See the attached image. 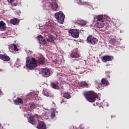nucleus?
Listing matches in <instances>:
<instances>
[{
    "mask_svg": "<svg viewBox=\"0 0 129 129\" xmlns=\"http://www.w3.org/2000/svg\"><path fill=\"white\" fill-rule=\"evenodd\" d=\"M86 99L89 102H94L98 97V95L93 91H90L84 94Z\"/></svg>",
    "mask_w": 129,
    "mask_h": 129,
    "instance_id": "obj_1",
    "label": "nucleus"
},
{
    "mask_svg": "<svg viewBox=\"0 0 129 129\" xmlns=\"http://www.w3.org/2000/svg\"><path fill=\"white\" fill-rule=\"evenodd\" d=\"M37 60L36 58L32 57L30 58H27L26 59V67L27 68L30 70H34V68L37 67Z\"/></svg>",
    "mask_w": 129,
    "mask_h": 129,
    "instance_id": "obj_2",
    "label": "nucleus"
},
{
    "mask_svg": "<svg viewBox=\"0 0 129 129\" xmlns=\"http://www.w3.org/2000/svg\"><path fill=\"white\" fill-rule=\"evenodd\" d=\"M54 16L55 19H57L58 23L60 24L63 23L65 18V15L61 11L56 13L54 15Z\"/></svg>",
    "mask_w": 129,
    "mask_h": 129,
    "instance_id": "obj_3",
    "label": "nucleus"
},
{
    "mask_svg": "<svg viewBox=\"0 0 129 129\" xmlns=\"http://www.w3.org/2000/svg\"><path fill=\"white\" fill-rule=\"evenodd\" d=\"M69 33L71 35L72 37L75 38L79 37L80 31L78 29H71L69 31Z\"/></svg>",
    "mask_w": 129,
    "mask_h": 129,
    "instance_id": "obj_4",
    "label": "nucleus"
},
{
    "mask_svg": "<svg viewBox=\"0 0 129 129\" xmlns=\"http://www.w3.org/2000/svg\"><path fill=\"white\" fill-rule=\"evenodd\" d=\"M87 40V42H89V44H91L93 45H95L98 42L97 39L94 37L92 35H90V36H88Z\"/></svg>",
    "mask_w": 129,
    "mask_h": 129,
    "instance_id": "obj_5",
    "label": "nucleus"
},
{
    "mask_svg": "<svg viewBox=\"0 0 129 129\" xmlns=\"http://www.w3.org/2000/svg\"><path fill=\"white\" fill-rule=\"evenodd\" d=\"M42 75L45 78H48L50 75V72L48 68L42 69Z\"/></svg>",
    "mask_w": 129,
    "mask_h": 129,
    "instance_id": "obj_6",
    "label": "nucleus"
},
{
    "mask_svg": "<svg viewBox=\"0 0 129 129\" xmlns=\"http://www.w3.org/2000/svg\"><path fill=\"white\" fill-rule=\"evenodd\" d=\"M113 56L109 55H104L101 57V60L103 62H106L108 61H112L113 60Z\"/></svg>",
    "mask_w": 129,
    "mask_h": 129,
    "instance_id": "obj_7",
    "label": "nucleus"
},
{
    "mask_svg": "<svg viewBox=\"0 0 129 129\" xmlns=\"http://www.w3.org/2000/svg\"><path fill=\"white\" fill-rule=\"evenodd\" d=\"M39 40V43L42 44V46H45L46 45V42L45 38H43L42 35H40L37 37Z\"/></svg>",
    "mask_w": 129,
    "mask_h": 129,
    "instance_id": "obj_8",
    "label": "nucleus"
},
{
    "mask_svg": "<svg viewBox=\"0 0 129 129\" xmlns=\"http://www.w3.org/2000/svg\"><path fill=\"white\" fill-rule=\"evenodd\" d=\"M0 59L5 61H8L10 60V58L6 54H0Z\"/></svg>",
    "mask_w": 129,
    "mask_h": 129,
    "instance_id": "obj_9",
    "label": "nucleus"
},
{
    "mask_svg": "<svg viewBox=\"0 0 129 129\" xmlns=\"http://www.w3.org/2000/svg\"><path fill=\"white\" fill-rule=\"evenodd\" d=\"M105 21H98L96 23L95 25L98 28H103L105 26Z\"/></svg>",
    "mask_w": 129,
    "mask_h": 129,
    "instance_id": "obj_10",
    "label": "nucleus"
},
{
    "mask_svg": "<svg viewBox=\"0 0 129 129\" xmlns=\"http://www.w3.org/2000/svg\"><path fill=\"white\" fill-rule=\"evenodd\" d=\"M6 26V24L4 21H0V31H5L6 30L7 27Z\"/></svg>",
    "mask_w": 129,
    "mask_h": 129,
    "instance_id": "obj_11",
    "label": "nucleus"
},
{
    "mask_svg": "<svg viewBox=\"0 0 129 129\" xmlns=\"http://www.w3.org/2000/svg\"><path fill=\"white\" fill-rule=\"evenodd\" d=\"M38 129H46V124L43 121H40L37 125Z\"/></svg>",
    "mask_w": 129,
    "mask_h": 129,
    "instance_id": "obj_12",
    "label": "nucleus"
},
{
    "mask_svg": "<svg viewBox=\"0 0 129 129\" xmlns=\"http://www.w3.org/2000/svg\"><path fill=\"white\" fill-rule=\"evenodd\" d=\"M109 43L111 45H116L119 44V42L117 41L115 38H111L109 40Z\"/></svg>",
    "mask_w": 129,
    "mask_h": 129,
    "instance_id": "obj_13",
    "label": "nucleus"
},
{
    "mask_svg": "<svg viewBox=\"0 0 129 129\" xmlns=\"http://www.w3.org/2000/svg\"><path fill=\"white\" fill-rule=\"evenodd\" d=\"M10 23L14 25L17 26L20 21L17 18H14L10 20Z\"/></svg>",
    "mask_w": 129,
    "mask_h": 129,
    "instance_id": "obj_14",
    "label": "nucleus"
},
{
    "mask_svg": "<svg viewBox=\"0 0 129 129\" xmlns=\"http://www.w3.org/2000/svg\"><path fill=\"white\" fill-rule=\"evenodd\" d=\"M14 102L16 105H18L19 104H22L24 103V101L20 97H17L16 100H14Z\"/></svg>",
    "mask_w": 129,
    "mask_h": 129,
    "instance_id": "obj_15",
    "label": "nucleus"
},
{
    "mask_svg": "<svg viewBox=\"0 0 129 129\" xmlns=\"http://www.w3.org/2000/svg\"><path fill=\"white\" fill-rule=\"evenodd\" d=\"M103 85L104 86H107L109 85V83L107 80L106 79L103 78L101 80V83H99V85Z\"/></svg>",
    "mask_w": 129,
    "mask_h": 129,
    "instance_id": "obj_16",
    "label": "nucleus"
},
{
    "mask_svg": "<svg viewBox=\"0 0 129 129\" xmlns=\"http://www.w3.org/2000/svg\"><path fill=\"white\" fill-rule=\"evenodd\" d=\"M50 6H51V9L54 11H56V10L58 8L57 4L55 2H53L50 4Z\"/></svg>",
    "mask_w": 129,
    "mask_h": 129,
    "instance_id": "obj_17",
    "label": "nucleus"
},
{
    "mask_svg": "<svg viewBox=\"0 0 129 129\" xmlns=\"http://www.w3.org/2000/svg\"><path fill=\"white\" fill-rule=\"evenodd\" d=\"M54 39V37L52 35L48 36V38H46L47 42L51 43H53Z\"/></svg>",
    "mask_w": 129,
    "mask_h": 129,
    "instance_id": "obj_18",
    "label": "nucleus"
},
{
    "mask_svg": "<svg viewBox=\"0 0 129 129\" xmlns=\"http://www.w3.org/2000/svg\"><path fill=\"white\" fill-rule=\"evenodd\" d=\"M42 94L44 95H45L47 97H49L50 98H53L54 97V95L51 94L50 93H48V92L46 91V90H43V93Z\"/></svg>",
    "mask_w": 129,
    "mask_h": 129,
    "instance_id": "obj_19",
    "label": "nucleus"
},
{
    "mask_svg": "<svg viewBox=\"0 0 129 129\" xmlns=\"http://www.w3.org/2000/svg\"><path fill=\"white\" fill-rule=\"evenodd\" d=\"M28 121L30 123H31L34 125L35 124L34 116H30L29 118H28Z\"/></svg>",
    "mask_w": 129,
    "mask_h": 129,
    "instance_id": "obj_20",
    "label": "nucleus"
},
{
    "mask_svg": "<svg viewBox=\"0 0 129 129\" xmlns=\"http://www.w3.org/2000/svg\"><path fill=\"white\" fill-rule=\"evenodd\" d=\"M71 57L73 58L79 57V54L77 52H73L71 54Z\"/></svg>",
    "mask_w": 129,
    "mask_h": 129,
    "instance_id": "obj_21",
    "label": "nucleus"
},
{
    "mask_svg": "<svg viewBox=\"0 0 129 129\" xmlns=\"http://www.w3.org/2000/svg\"><path fill=\"white\" fill-rule=\"evenodd\" d=\"M58 82H55L54 83L52 82L50 83V85L52 88L54 89H57V87L58 86Z\"/></svg>",
    "mask_w": 129,
    "mask_h": 129,
    "instance_id": "obj_22",
    "label": "nucleus"
},
{
    "mask_svg": "<svg viewBox=\"0 0 129 129\" xmlns=\"http://www.w3.org/2000/svg\"><path fill=\"white\" fill-rule=\"evenodd\" d=\"M38 63L40 64H44L45 62V58L43 57H40L38 60Z\"/></svg>",
    "mask_w": 129,
    "mask_h": 129,
    "instance_id": "obj_23",
    "label": "nucleus"
},
{
    "mask_svg": "<svg viewBox=\"0 0 129 129\" xmlns=\"http://www.w3.org/2000/svg\"><path fill=\"white\" fill-rule=\"evenodd\" d=\"M63 97L67 99H70L71 98V95L68 92H66L63 94Z\"/></svg>",
    "mask_w": 129,
    "mask_h": 129,
    "instance_id": "obj_24",
    "label": "nucleus"
},
{
    "mask_svg": "<svg viewBox=\"0 0 129 129\" xmlns=\"http://www.w3.org/2000/svg\"><path fill=\"white\" fill-rule=\"evenodd\" d=\"M97 22H101L103 21V16L101 15H98L97 17Z\"/></svg>",
    "mask_w": 129,
    "mask_h": 129,
    "instance_id": "obj_25",
    "label": "nucleus"
},
{
    "mask_svg": "<svg viewBox=\"0 0 129 129\" xmlns=\"http://www.w3.org/2000/svg\"><path fill=\"white\" fill-rule=\"evenodd\" d=\"M79 23L80 25H82V26H85L87 24V22L86 21L83 20H80L79 21Z\"/></svg>",
    "mask_w": 129,
    "mask_h": 129,
    "instance_id": "obj_26",
    "label": "nucleus"
},
{
    "mask_svg": "<svg viewBox=\"0 0 129 129\" xmlns=\"http://www.w3.org/2000/svg\"><path fill=\"white\" fill-rule=\"evenodd\" d=\"M53 62L55 64H60L61 63V60H58L56 59H54L53 60Z\"/></svg>",
    "mask_w": 129,
    "mask_h": 129,
    "instance_id": "obj_27",
    "label": "nucleus"
},
{
    "mask_svg": "<svg viewBox=\"0 0 129 129\" xmlns=\"http://www.w3.org/2000/svg\"><path fill=\"white\" fill-rule=\"evenodd\" d=\"M82 86H84L85 87H88V84L87 83H86L85 82H83L81 83Z\"/></svg>",
    "mask_w": 129,
    "mask_h": 129,
    "instance_id": "obj_28",
    "label": "nucleus"
},
{
    "mask_svg": "<svg viewBox=\"0 0 129 129\" xmlns=\"http://www.w3.org/2000/svg\"><path fill=\"white\" fill-rule=\"evenodd\" d=\"M78 4L80 5H85L86 4V2H82L81 0H79Z\"/></svg>",
    "mask_w": 129,
    "mask_h": 129,
    "instance_id": "obj_29",
    "label": "nucleus"
},
{
    "mask_svg": "<svg viewBox=\"0 0 129 129\" xmlns=\"http://www.w3.org/2000/svg\"><path fill=\"white\" fill-rule=\"evenodd\" d=\"M14 48V51H18L19 49L17 48V46L15 44H13V45Z\"/></svg>",
    "mask_w": 129,
    "mask_h": 129,
    "instance_id": "obj_30",
    "label": "nucleus"
},
{
    "mask_svg": "<svg viewBox=\"0 0 129 129\" xmlns=\"http://www.w3.org/2000/svg\"><path fill=\"white\" fill-rule=\"evenodd\" d=\"M30 107L31 109H34L35 108H36V105H35L34 103H32L30 104Z\"/></svg>",
    "mask_w": 129,
    "mask_h": 129,
    "instance_id": "obj_31",
    "label": "nucleus"
},
{
    "mask_svg": "<svg viewBox=\"0 0 129 129\" xmlns=\"http://www.w3.org/2000/svg\"><path fill=\"white\" fill-rule=\"evenodd\" d=\"M9 50L11 52H13L14 50L13 45H10L9 46Z\"/></svg>",
    "mask_w": 129,
    "mask_h": 129,
    "instance_id": "obj_32",
    "label": "nucleus"
},
{
    "mask_svg": "<svg viewBox=\"0 0 129 129\" xmlns=\"http://www.w3.org/2000/svg\"><path fill=\"white\" fill-rule=\"evenodd\" d=\"M55 112L53 111L51 113V118L53 119L55 117Z\"/></svg>",
    "mask_w": 129,
    "mask_h": 129,
    "instance_id": "obj_33",
    "label": "nucleus"
},
{
    "mask_svg": "<svg viewBox=\"0 0 129 129\" xmlns=\"http://www.w3.org/2000/svg\"><path fill=\"white\" fill-rule=\"evenodd\" d=\"M20 59L17 58V59L16 60V63H20Z\"/></svg>",
    "mask_w": 129,
    "mask_h": 129,
    "instance_id": "obj_34",
    "label": "nucleus"
},
{
    "mask_svg": "<svg viewBox=\"0 0 129 129\" xmlns=\"http://www.w3.org/2000/svg\"><path fill=\"white\" fill-rule=\"evenodd\" d=\"M18 5V4H17V3H14V4H13V5H12V6H14V7H16V6H17Z\"/></svg>",
    "mask_w": 129,
    "mask_h": 129,
    "instance_id": "obj_35",
    "label": "nucleus"
},
{
    "mask_svg": "<svg viewBox=\"0 0 129 129\" xmlns=\"http://www.w3.org/2000/svg\"><path fill=\"white\" fill-rule=\"evenodd\" d=\"M13 0H8V2H9V3H12L13 2Z\"/></svg>",
    "mask_w": 129,
    "mask_h": 129,
    "instance_id": "obj_36",
    "label": "nucleus"
},
{
    "mask_svg": "<svg viewBox=\"0 0 129 129\" xmlns=\"http://www.w3.org/2000/svg\"><path fill=\"white\" fill-rule=\"evenodd\" d=\"M61 103L62 104V103L64 102V101L63 100V99H62L61 100Z\"/></svg>",
    "mask_w": 129,
    "mask_h": 129,
    "instance_id": "obj_37",
    "label": "nucleus"
},
{
    "mask_svg": "<svg viewBox=\"0 0 129 129\" xmlns=\"http://www.w3.org/2000/svg\"><path fill=\"white\" fill-rule=\"evenodd\" d=\"M35 96L36 97H37V96H38V94H32V96Z\"/></svg>",
    "mask_w": 129,
    "mask_h": 129,
    "instance_id": "obj_38",
    "label": "nucleus"
},
{
    "mask_svg": "<svg viewBox=\"0 0 129 129\" xmlns=\"http://www.w3.org/2000/svg\"><path fill=\"white\" fill-rule=\"evenodd\" d=\"M0 72H3V70L2 69H0Z\"/></svg>",
    "mask_w": 129,
    "mask_h": 129,
    "instance_id": "obj_39",
    "label": "nucleus"
},
{
    "mask_svg": "<svg viewBox=\"0 0 129 129\" xmlns=\"http://www.w3.org/2000/svg\"><path fill=\"white\" fill-rule=\"evenodd\" d=\"M61 88L63 89V87H61Z\"/></svg>",
    "mask_w": 129,
    "mask_h": 129,
    "instance_id": "obj_40",
    "label": "nucleus"
},
{
    "mask_svg": "<svg viewBox=\"0 0 129 129\" xmlns=\"http://www.w3.org/2000/svg\"><path fill=\"white\" fill-rule=\"evenodd\" d=\"M1 126V124L0 123V126Z\"/></svg>",
    "mask_w": 129,
    "mask_h": 129,
    "instance_id": "obj_41",
    "label": "nucleus"
},
{
    "mask_svg": "<svg viewBox=\"0 0 129 129\" xmlns=\"http://www.w3.org/2000/svg\"><path fill=\"white\" fill-rule=\"evenodd\" d=\"M0 92H1V91H0Z\"/></svg>",
    "mask_w": 129,
    "mask_h": 129,
    "instance_id": "obj_42",
    "label": "nucleus"
}]
</instances>
